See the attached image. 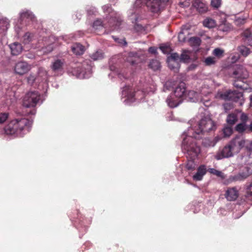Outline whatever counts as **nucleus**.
Returning a JSON list of instances; mask_svg holds the SVG:
<instances>
[{
    "label": "nucleus",
    "instance_id": "obj_31",
    "mask_svg": "<svg viewBox=\"0 0 252 252\" xmlns=\"http://www.w3.org/2000/svg\"><path fill=\"white\" fill-rule=\"evenodd\" d=\"M189 33V32L187 29L185 30V28H183L181 31L179 32L178 35L179 41L181 42H184L186 41V35Z\"/></svg>",
    "mask_w": 252,
    "mask_h": 252
},
{
    "label": "nucleus",
    "instance_id": "obj_41",
    "mask_svg": "<svg viewBox=\"0 0 252 252\" xmlns=\"http://www.w3.org/2000/svg\"><path fill=\"white\" fill-rule=\"evenodd\" d=\"M238 50L240 53L244 56H248L250 53L249 49L245 46H240L239 47Z\"/></svg>",
    "mask_w": 252,
    "mask_h": 252
},
{
    "label": "nucleus",
    "instance_id": "obj_36",
    "mask_svg": "<svg viewBox=\"0 0 252 252\" xmlns=\"http://www.w3.org/2000/svg\"><path fill=\"white\" fill-rule=\"evenodd\" d=\"M209 172L217 176V177L221 178V179H224L225 178V175L223 173L214 168H210L209 169Z\"/></svg>",
    "mask_w": 252,
    "mask_h": 252
},
{
    "label": "nucleus",
    "instance_id": "obj_27",
    "mask_svg": "<svg viewBox=\"0 0 252 252\" xmlns=\"http://www.w3.org/2000/svg\"><path fill=\"white\" fill-rule=\"evenodd\" d=\"M245 197L246 201H252V183L246 186Z\"/></svg>",
    "mask_w": 252,
    "mask_h": 252
},
{
    "label": "nucleus",
    "instance_id": "obj_32",
    "mask_svg": "<svg viewBox=\"0 0 252 252\" xmlns=\"http://www.w3.org/2000/svg\"><path fill=\"white\" fill-rule=\"evenodd\" d=\"M204 26L208 28H213L216 26V22L211 18H207L203 21Z\"/></svg>",
    "mask_w": 252,
    "mask_h": 252
},
{
    "label": "nucleus",
    "instance_id": "obj_24",
    "mask_svg": "<svg viewBox=\"0 0 252 252\" xmlns=\"http://www.w3.org/2000/svg\"><path fill=\"white\" fill-rule=\"evenodd\" d=\"M72 52L76 55H82L84 53V47L80 43H75L71 46Z\"/></svg>",
    "mask_w": 252,
    "mask_h": 252
},
{
    "label": "nucleus",
    "instance_id": "obj_64",
    "mask_svg": "<svg viewBox=\"0 0 252 252\" xmlns=\"http://www.w3.org/2000/svg\"><path fill=\"white\" fill-rule=\"evenodd\" d=\"M128 62L131 65H134L136 63V62L135 60H133V59L128 60Z\"/></svg>",
    "mask_w": 252,
    "mask_h": 252
},
{
    "label": "nucleus",
    "instance_id": "obj_12",
    "mask_svg": "<svg viewBox=\"0 0 252 252\" xmlns=\"http://www.w3.org/2000/svg\"><path fill=\"white\" fill-rule=\"evenodd\" d=\"M235 153L228 144L222 149H219L215 155V158L217 160H220L225 158H229L233 157Z\"/></svg>",
    "mask_w": 252,
    "mask_h": 252
},
{
    "label": "nucleus",
    "instance_id": "obj_62",
    "mask_svg": "<svg viewBox=\"0 0 252 252\" xmlns=\"http://www.w3.org/2000/svg\"><path fill=\"white\" fill-rule=\"evenodd\" d=\"M118 77L120 79H122L123 78L126 79L128 77V75H124L123 73H118Z\"/></svg>",
    "mask_w": 252,
    "mask_h": 252
},
{
    "label": "nucleus",
    "instance_id": "obj_9",
    "mask_svg": "<svg viewBox=\"0 0 252 252\" xmlns=\"http://www.w3.org/2000/svg\"><path fill=\"white\" fill-rule=\"evenodd\" d=\"M35 20L34 15L29 11H24L20 14V18L15 26V31L17 36L19 38L23 32L25 31L24 23L27 24L30 21L33 22Z\"/></svg>",
    "mask_w": 252,
    "mask_h": 252
},
{
    "label": "nucleus",
    "instance_id": "obj_17",
    "mask_svg": "<svg viewBox=\"0 0 252 252\" xmlns=\"http://www.w3.org/2000/svg\"><path fill=\"white\" fill-rule=\"evenodd\" d=\"M172 94L183 100V97L186 95V87L185 83L181 82L178 86L176 87L174 92Z\"/></svg>",
    "mask_w": 252,
    "mask_h": 252
},
{
    "label": "nucleus",
    "instance_id": "obj_35",
    "mask_svg": "<svg viewBox=\"0 0 252 252\" xmlns=\"http://www.w3.org/2000/svg\"><path fill=\"white\" fill-rule=\"evenodd\" d=\"M149 66L154 70H158L160 67V63L157 60H152L150 62Z\"/></svg>",
    "mask_w": 252,
    "mask_h": 252
},
{
    "label": "nucleus",
    "instance_id": "obj_56",
    "mask_svg": "<svg viewBox=\"0 0 252 252\" xmlns=\"http://www.w3.org/2000/svg\"><path fill=\"white\" fill-rule=\"evenodd\" d=\"M87 13L89 15L94 14L96 12L95 8L94 7H90L87 9Z\"/></svg>",
    "mask_w": 252,
    "mask_h": 252
},
{
    "label": "nucleus",
    "instance_id": "obj_60",
    "mask_svg": "<svg viewBox=\"0 0 252 252\" xmlns=\"http://www.w3.org/2000/svg\"><path fill=\"white\" fill-rule=\"evenodd\" d=\"M149 52L152 54H156L157 53V48L155 47H151L149 48Z\"/></svg>",
    "mask_w": 252,
    "mask_h": 252
},
{
    "label": "nucleus",
    "instance_id": "obj_2",
    "mask_svg": "<svg viewBox=\"0 0 252 252\" xmlns=\"http://www.w3.org/2000/svg\"><path fill=\"white\" fill-rule=\"evenodd\" d=\"M32 122L26 118H17L11 121L4 128L6 134L14 137H22L29 132Z\"/></svg>",
    "mask_w": 252,
    "mask_h": 252
},
{
    "label": "nucleus",
    "instance_id": "obj_48",
    "mask_svg": "<svg viewBox=\"0 0 252 252\" xmlns=\"http://www.w3.org/2000/svg\"><path fill=\"white\" fill-rule=\"evenodd\" d=\"M112 38L114 39V40L118 42V43L120 44L121 45L126 46L127 44V43L126 41V40L124 38L120 39L119 38L116 37L114 36H112Z\"/></svg>",
    "mask_w": 252,
    "mask_h": 252
},
{
    "label": "nucleus",
    "instance_id": "obj_15",
    "mask_svg": "<svg viewBox=\"0 0 252 252\" xmlns=\"http://www.w3.org/2000/svg\"><path fill=\"white\" fill-rule=\"evenodd\" d=\"M239 192L235 187L228 188L225 193V197L228 201L235 200L238 197Z\"/></svg>",
    "mask_w": 252,
    "mask_h": 252
},
{
    "label": "nucleus",
    "instance_id": "obj_59",
    "mask_svg": "<svg viewBox=\"0 0 252 252\" xmlns=\"http://www.w3.org/2000/svg\"><path fill=\"white\" fill-rule=\"evenodd\" d=\"M247 141H248L247 142H246V145H245V146L246 147V148L250 151H252V143L251 142V141H248V140H246Z\"/></svg>",
    "mask_w": 252,
    "mask_h": 252
},
{
    "label": "nucleus",
    "instance_id": "obj_50",
    "mask_svg": "<svg viewBox=\"0 0 252 252\" xmlns=\"http://www.w3.org/2000/svg\"><path fill=\"white\" fill-rule=\"evenodd\" d=\"M8 114L2 113L0 114V124H2L8 119Z\"/></svg>",
    "mask_w": 252,
    "mask_h": 252
},
{
    "label": "nucleus",
    "instance_id": "obj_43",
    "mask_svg": "<svg viewBox=\"0 0 252 252\" xmlns=\"http://www.w3.org/2000/svg\"><path fill=\"white\" fill-rule=\"evenodd\" d=\"M36 76L35 74L33 73H31L29 75L28 77H27V82L29 84L32 85L33 84L35 80H36Z\"/></svg>",
    "mask_w": 252,
    "mask_h": 252
},
{
    "label": "nucleus",
    "instance_id": "obj_28",
    "mask_svg": "<svg viewBox=\"0 0 252 252\" xmlns=\"http://www.w3.org/2000/svg\"><path fill=\"white\" fill-rule=\"evenodd\" d=\"M202 145L206 148L214 147L216 144V141H213L212 138H205L202 140Z\"/></svg>",
    "mask_w": 252,
    "mask_h": 252
},
{
    "label": "nucleus",
    "instance_id": "obj_20",
    "mask_svg": "<svg viewBox=\"0 0 252 252\" xmlns=\"http://www.w3.org/2000/svg\"><path fill=\"white\" fill-rule=\"evenodd\" d=\"M192 6L201 13H205L208 10L206 4L200 0H194L192 3Z\"/></svg>",
    "mask_w": 252,
    "mask_h": 252
},
{
    "label": "nucleus",
    "instance_id": "obj_29",
    "mask_svg": "<svg viewBox=\"0 0 252 252\" xmlns=\"http://www.w3.org/2000/svg\"><path fill=\"white\" fill-rule=\"evenodd\" d=\"M249 176V173H239L235 176H230L229 178V182H232L234 181L242 180L247 178Z\"/></svg>",
    "mask_w": 252,
    "mask_h": 252
},
{
    "label": "nucleus",
    "instance_id": "obj_54",
    "mask_svg": "<svg viewBox=\"0 0 252 252\" xmlns=\"http://www.w3.org/2000/svg\"><path fill=\"white\" fill-rule=\"evenodd\" d=\"M240 120L243 123L246 124V122L248 120V117L247 115L244 113H241Z\"/></svg>",
    "mask_w": 252,
    "mask_h": 252
},
{
    "label": "nucleus",
    "instance_id": "obj_42",
    "mask_svg": "<svg viewBox=\"0 0 252 252\" xmlns=\"http://www.w3.org/2000/svg\"><path fill=\"white\" fill-rule=\"evenodd\" d=\"M103 57V53L101 51H96L91 56V58L94 61L101 59Z\"/></svg>",
    "mask_w": 252,
    "mask_h": 252
},
{
    "label": "nucleus",
    "instance_id": "obj_44",
    "mask_svg": "<svg viewBox=\"0 0 252 252\" xmlns=\"http://www.w3.org/2000/svg\"><path fill=\"white\" fill-rule=\"evenodd\" d=\"M216 61L214 57H209L205 59L204 62L207 65H211L215 63Z\"/></svg>",
    "mask_w": 252,
    "mask_h": 252
},
{
    "label": "nucleus",
    "instance_id": "obj_30",
    "mask_svg": "<svg viewBox=\"0 0 252 252\" xmlns=\"http://www.w3.org/2000/svg\"><path fill=\"white\" fill-rule=\"evenodd\" d=\"M63 62L61 60H56L52 64L51 68L54 71L61 70L63 67Z\"/></svg>",
    "mask_w": 252,
    "mask_h": 252
},
{
    "label": "nucleus",
    "instance_id": "obj_22",
    "mask_svg": "<svg viewBox=\"0 0 252 252\" xmlns=\"http://www.w3.org/2000/svg\"><path fill=\"white\" fill-rule=\"evenodd\" d=\"M36 38V36L33 33L26 32L22 36L21 41L24 44H29L33 42Z\"/></svg>",
    "mask_w": 252,
    "mask_h": 252
},
{
    "label": "nucleus",
    "instance_id": "obj_37",
    "mask_svg": "<svg viewBox=\"0 0 252 252\" xmlns=\"http://www.w3.org/2000/svg\"><path fill=\"white\" fill-rule=\"evenodd\" d=\"M179 59L180 61L185 63L189 62L190 60L189 52L188 51H183V52L181 55V57Z\"/></svg>",
    "mask_w": 252,
    "mask_h": 252
},
{
    "label": "nucleus",
    "instance_id": "obj_5",
    "mask_svg": "<svg viewBox=\"0 0 252 252\" xmlns=\"http://www.w3.org/2000/svg\"><path fill=\"white\" fill-rule=\"evenodd\" d=\"M233 77L235 79L233 85L237 88L242 90L247 89L245 80L248 77L247 70L242 65H236L233 72Z\"/></svg>",
    "mask_w": 252,
    "mask_h": 252
},
{
    "label": "nucleus",
    "instance_id": "obj_4",
    "mask_svg": "<svg viewBox=\"0 0 252 252\" xmlns=\"http://www.w3.org/2000/svg\"><path fill=\"white\" fill-rule=\"evenodd\" d=\"M169 0H136L134 4L135 8L146 5L153 13H158Z\"/></svg>",
    "mask_w": 252,
    "mask_h": 252
},
{
    "label": "nucleus",
    "instance_id": "obj_18",
    "mask_svg": "<svg viewBox=\"0 0 252 252\" xmlns=\"http://www.w3.org/2000/svg\"><path fill=\"white\" fill-rule=\"evenodd\" d=\"M167 105L171 108H175L181 104L183 100L180 98L175 96V95L171 94L166 99Z\"/></svg>",
    "mask_w": 252,
    "mask_h": 252
},
{
    "label": "nucleus",
    "instance_id": "obj_6",
    "mask_svg": "<svg viewBox=\"0 0 252 252\" xmlns=\"http://www.w3.org/2000/svg\"><path fill=\"white\" fill-rule=\"evenodd\" d=\"M122 95L125 98L124 102L126 104H130L136 100H141L145 95V93L143 91L133 92L132 89L129 86H125L122 92Z\"/></svg>",
    "mask_w": 252,
    "mask_h": 252
},
{
    "label": "nucleus",
    "instance_id": "obj_16",
    "mask_svg": "<svg viewBox=\"0 0 252 252\" xmlns=\"http://www.w3.org/2000/svg\"><path fill=\"white\" fill-rule=\"evenodd\" d=\"M10 50L11 54L13 56H18L20 54L23 48L21 44L18 42H14L8 45Z\"/></svg>",
    "mask_w": 252,
    "mask_h": 252
},
{
    "label": "nucleus",
    "instance_id": "obj_1",
    "mask_svg": "<svg viewBox=\"0 0 252 252\" xmlns=\"http://www.w3.org/2000/svg\"><path fill=\"white\" fill-rule=\"evenodd\" d=\"M190 122V127L182 135V150L187 154V157L190 158L187 163V168L188 170H193L196 167L193 160L197 157L200 152V147L194 141V138H201L204 132L213 130L215 126L214 123L208 117H204L198 120L193 119Z\"/></svg>",
    "mask_w": 252,
    "mask_h": 252
},
{
    "label": "nucleus",
    "instance_id": "obj_10",
    "mask_svg": "<svg viewBox=\"0 0 252 252\" xmlns=\"http://www.w3.org/2000/svg\"><path fill=\"white\" fill-rule=\"evenodd\" d=\"M102 9L104 13L109 15L108 16H106V18L110 23V26L112 24H115V27L112 30L119 29L122 21L120 15L112 9L111 5L109 4L103 5Z\"/></svg>",
    "mask_w": 252,
    "mask_h": 252
},
{
    "label": "nucleus",
    "instance_id": "obj_55",
    "mask_svg": "<svg viewBox=\"0 0 252 252\" xmlns=\"http://www.w3.org/2000/svg\"><path fill=\"white\" fill-rule=\"evenodd\" d=\"M245 22V19L243 18H237L235 20V23L237 25L243 24Z\"/></svg>",
    "mask_w": 252,
    "mask_h": 252
},
{
    "label": "nucleus",
    "instance_id": "obj_40",
    "mask_svg": "<svg viewBox=\"0 0 252 252\" xmlns=\"http://www.w3.org/2000/svg\"><path fill=\"white\" fill-rule=\"evenodd\" d=\"M219 29L220 31L226 32L231 29V25L226 23H222L219 26Z\"/></svg>",
    "mask_w": 252,
    "mask_h": 252
},
{
    "label": "nucleus",
    "instance_id": "obj_38",
    "mask_svg": "<svg viewBox=\"0 0 252 252\" xmlns=\"http://www.w3.org/2000/svg\"><path fill=\"white\" fill-rule=\"evenodd\" d=\"M197 96L198 94L193 91H189L188 93V97L189 99L193 102L197 100Z\"/></svg>",
    "mask_w": 252,
    "mask_h": 252
},
{
    "label": "nucleus",
    "instance_id": "obj_26",
    "mask_svg": "<svg viewBox=\"0 0 252 252\" xmlns=\"http://www.w3.org/2000/svg\"><path fill=\"white\" fill-rule=\"evenodd\" d=\"M129 19L133 24H136L139 19V11L136 9L131 10L129 13Z\"/></svg>",
    "mask_w": 252,
    "mask_h": 252
},
{
    "label": "nucleus",
    "instance_id": "obj_58",
    "mask_svg": "<svg viewBox=\"0 0 252 252\" xmlns=\"http://www.w3.org/2000/svg\"><path fill=\"white\" fill-rule=\"evenodd\" d=\"M247 141H248L247 142H246V145H245V146L246 147V148L250 151H252V143L251 142V141H248V140H246Z\"/></svg>",
    "mask_w": 252,
    "mask_h": 252
},
{
    "label": "nucleus",
    "instance_id": "obj_51",
    "mask_svg": "<svg viewBox=\"0 0 252 252\" xmlns=\"http://www.w3.org/2000/svg\"><path fill=\"white\" fill-rule=\"evenodd\" d=\"M223 108L225 112L233 108V105L231 102H226L223 104Z\"/></svg>",
    "mask_w": 252,
    "mask_h": 252
},
{
    "label": "nucleus",
    "instance_id": "obj_19",
    "mask_svg": "<svg viewBox=\"0 0 252 252\" xmlns=\"http://www.w3.org/2000/svg\"><path fill=\"white\" fill-rule=\"evenodd\" d=\"M115 27V24H112L111 26H110V23L108 22V24L104 23V22H102L101 20H95L93 25V28L95 30H99L101 28L107 29L110 28V31H113L112 29Z\"/></svg>",
    "mask_w": 252,
    "mask_h": 252
},
{
    "label": "nucleus",
    "instance_id": "obj_47",
    "mask_svg": "<svg viewBox=\"0 0 252 252\" xmlns=\"http://www.w3.org/2000/svg\"><path fill=\"white\" fill-rule=\"evenodd\" d=\"M223 52V50L220 48H216L213 51V55L216 57L220 58L221 56H222Z\"/></svg>",
    "mask_w": 252,
    "mask_h": 252
},
{
    "label": "nucleus",
    "instance_id": "obj_14",
    "mask_svg": "<svg viewBox=\"0 0 252 252\" xmlns=\"http://www.w3.org/2000/svg\"><path fill=\"white\" fill-rule=\"evenodd\" d=\"M9 27L10 21L7 18H0V37H2L6 35Z\"/></svg>",
    "mask_w": 252,
    "mask_h": 252
},
{
    "label": "nucleus",
    "instance_id": "obj_39",
    "mask_svg": "<svg viewBox=\"0 0 252 252\" xmlns=\"http://www.w3.org/2000/svg\"><path fill=\"white\" fill-rule=\"evenodd\" d=\"M235 129L237 131L241 133L248 130V126L246 124L242 123L238 124L236 126Z\"/></svg>",
    "mask_w": 252,
    "mask_h": 252
},
{
    "label": "nucleus",
    "instance_id": "obj_53",
    "mask_svg": "<svg viewBox=\"0 0 252 252\" xmlns=\"http://www.w3.org/2000/svg\"><path fill=\"white\" fill-rule=\"evenodd\" d=\"M38 75L43 78L44 79L46 78V71L43 68H39L38 69Z\"/></svg>",
    "mask_w": 252,
    "mask_h": 252
},
{
    "label": "nucleus",
    "instance_id": "obj_7",
    "mask_svg": "<svg viewBox=\"0 0 252 252\" xmlns=\"http://www.w3.org/2000/svg\"><path fill=\"white\" fill-rule=\"evenodd\" d=\"M92 66L90 61H85L81 64L72 69V75L80 79L88 78L92 74Z\"/></svg>",
    "mask_w": 252,
    "mask_h": 252
},
{
    "label": "nucleus",
    "instance_id": "obj_61",
    "mask_svg": "<svg viewBox=\"0 0 252 252\" xmlns=\"http://www.w3.org/2000/svg\"><path fill=\"white\" fill-rule=\"evenodd\" d=\"M168 66L171 69L177 68L179 67V65L177 66L175 63H171L168 62Z\"/></svg>",
    "mask_w": 252,
    "mask_h": 252
},
{
    "label": "nucleus",
    "instance_id": "obj_8",
    "mask_svg": "<svg viewBox=\"0 0 252 252\" xmlns=\"http://www.w3.org/2000/svg\"><path fill=\"white\" fill-rule=\"evenodd\" d=\"M217 96L224 100L238 102L240 106H242L244 102L243 93L236 91L228 90L223 92H220L218 93Z\"/></svg>",
    "mask_w": 252,
    "mask_h": 252
},
{
    "label": "nucleus",
    "instance_id": "obj_63",
    "mask_svg": "<svg viewBox=\"0 0 252 252\" xmlns=\"http://www.w3.org/2000/svg\"><path fill=\"white\" fill-rule=\"evenodd\" d=\"M248 131L252 132V122L251 123L250 125L248 126Z\"/></svg>",
    "mask_w": 252,
    "mask_h": 252
},
{
    "label": "nucleus",
    "instance_id": "obj_13",
    "mask_svg": "<svg viewBox=\"0 0 252 252\" xmlns=\"http://www.w3.org/2000/svg\"><path fill=\"white\" fill-rule=\"evenodd\" d=\"M31 69V65L25 62H19L14 67L15 73L22 75L28 72Z\"/></svg>",
    "mask_w": 252,
    "mask_h": 252
},
{
    "label": "nucleus",
    "instance_id": "obj_21",
    "mask_svg": "<svg viewBox=\"0 0 252 252\" xmlns=\"http://www.w3.org/2000/svg\"><path fill=\"white\" fill-rule=\"evenodd\" d=\"M206 168L205 165H201L198 168L196 173L193 176L195 181H201L206 173Z\"/></svg>",
    "mask_w": 252,
    "mask_h": 252
},
{
    "label": "nucleus",
    "instance_id": "obj_52",
    "mask_svg": "<svg viewBox=\"0 0 252 252\" xmlns=\"http://www.w3.org/2000/svg\"><path fill=\"white\" fill-rule=\"evenodd\" d=\"M159 48L164 54H168L170 50V47L166 45H161Z\"/></svg>",
    "mask_w": 252,
    "mask_h": 252
},
{
    "label": "nucleus",
    "instance_id": "obj_57",
    "mask_svg": "<svg viewBox=\"0 0 252 252\" xmlns=\"http://www.w3.org/2000/svg\"><path fill=\"white\" fill-rule=\"evenodd\" d=\"M172 82L171 81H167L163 86V90L165 91V90H169L171 87Z\"/></svg>",
    "mask_w": 252,
    "mask_h": 252
},
{
    "label": "nucleus",
    "instance_id": "obj_34",
    "mask_svg": "<svg viewBox=\"0 0 252 252\" xmlns=\"http://www.w3.org/2000/svg\"><path fill=\"white\" fill-rule=\"evenodd\" d=\"M189 42L191 46L198 47L200 45L201 39L198 37H193L190 38Z\"/></svg>",
    "mask_w": 252,
    "mask_h": 252
},
{
    "label": "nucleus",
    "instance_id": "obj_25",
    "mask_svg": "<svg viewBox=\"0 0 252 252\" xmlns=\"http://www.w3.org/2000/svg\"><path fill=\"white\" fill-rule=\"evenodd\" d=\"M243 35L245 42L252 46V32L247 29L243 32Z\"/></svg>",
    "mask_w": 252,
    "mask_h": 252
},
{
    "label": "nucleus",
    "instance_id": "obj_3",
    "mask_svg": "<svg viewBox=\"0 0 252 252\" xmlns=\"http://www.w3.org/2000/svg\"><path fill=\"white\" fill-rule=\"evenodd\" d=\"M41 100L40 94L36 91L28 92L23 98V106L26 108H32L29 112L26 111L27 115H34L36 110L34 107L39 103Z\"/></svg>",
    "mask_w": 252,
    "mask_h": 252
},
{
    "label": "nucleus",
    "instance_id": "obj_46",
    "mask_svg": "<svg viewBox=\"0 0 252 252\" xmlns=\"http://www.w3.org/2000/svg\"><path fill=\"white\" fill-rule=\"evenodd\" d=\"M53 49V45L49 44L47 47H41V50L44 53L47 54L51 52Z\"/></svg>",
    "mask_w": 252,
    "mask_h": 252
},
{
    "label": "nucleus",
    "instance_id": "obj_11",
    "mask_svg": "<svg viewBox=\"0 0 252 252\" xmlns=\"http://www.w3.org/2000/svg\"><path fill=\"white\" fill-rule=\"evenodd\" d=\"M248 141L242 136H237L228 143L232 150L235 154L238 153L245 146Z\"/></svg>",
    "mask_w": 252,
    "mask_h": 252
},
{
    "label": "nucleus",
    "instance_id": "obj_45",
    "mask_svg": "<svg viewBox=\"0 0 252 252\" xmlns=\"http://www.w3.org/2000/svg\"><path fill=\"white\" fill-rule=\"evenodd\" d=\"M233 130L231 127L226 126L223 129V133L225 137H229L232 133Z\"/></svg>",
    "mask_w": 252,
    "mask_h": 252
},
{
    "label": "nucleus",
    "instance_id": "obj_23",
    "mask_svg": "<svg viewBox=\"0 0 252 252\" xmlns=\"http://www.w3.org/2000/svg\"><path fill=\"white\" fill-rule=\"evenodd\" d=\"M240 113L238 111H235L234 112L229 114L226 119L227 123L230 125H234L237 122L238 114Z\"/></svg>",
    "mask_w": 252,
    "mask_h": 252
},
{
    "label": "nucleus",
    "instance_id": "obj_33",
    "mask_svg": "<svg viewBox=\"0 0 252 252\" xmlns=\"http://www.w3.org/2000/svg\"><path fill=\"white\" fill-rule=\"evenodd\" d=\"M179 59V55L177 53H172L171 54L170 56L168 57L167 61L169 63H175L177 66L178 65V61Z\"/></svg>",
    "mask_w": 252,
    "mask_h": 252
},
{
    "label": "nucleus",
    "instance_id": "obj_49",
    "mask_svg": "<svg viewBox=\"0 0 252 252\" xmlns=\"http://www.w3.org/2000/svg\"><path fill=\"white\" fill-rule=\"evenodd\" d=\"M221 1V0H211V4L214 8H218L220 6Z\"/></svg>",
    "mask_w": 252,
    "mask_h": 252
}]
</instances>
